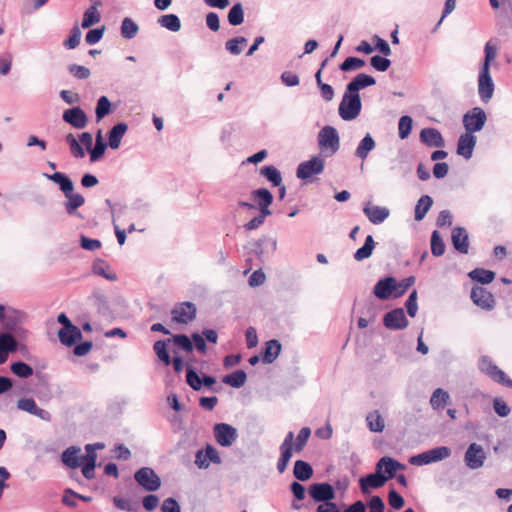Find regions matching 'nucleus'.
<instances>
[{
    "label": "nucleus",
    "instance_id": "nucleus-1",
    "mask_svg": "<svg viewBox=\"0 0 512 512\" xmlns=\"http://www.w3.org/2000/svg\"><path fill=\"white\" fill-rule=\"evenodd\" d=\"M79 450H64L62 461L70 468L82 467V474L87 479L94 477L95 462L97 458L96 450H86L85 456H78Z\"/></svg>",
    "mask_w": 512,
    "mask_h": 512
},
{
    "label": "nucleus",
    "instance_id": "nucleus-2",
    "mask_svg": "<svg viewBox=\"0 0 512 512\" xmlns=\"http://www.w3.org/2000/svg\"><path fill=\"white\" fill-rule=\"evenodd\" d=\"M362 108L361 98L359 93H352L345 90L343 98L338 107V113L342 120L352 121L356 119Z\"/></svg>",
    "mask_w": 512,
    "mask_h": 512
},
{
    "label": "nucleus",
    "instance_id": "nucleus-3",
    "mask_svg": "<svg viewBox=\"0 0 512 512\" xmlns=\"http://www.w3.org/2000/svg\"><path fill=\"white\" fill-rule=\"evenodd\" d=\"M318 146L322 153L332 156L340 148L338 131L333 126H324L318 133Z\"/></svg>",
    "mask_w": 512,
    "mask_h": 512
},
{
    "label": "nucleus",
    "instance_id": "nucleus-4",
    "mask_svg": "<svg viewBox=\"0 0 512 512\" xmlns=\"http://www.w3.org/2000/svg\"><path fill=\"white\" fill-rule=\"evenodd\" d=\"M325 167L324 159L321 156H313L308 161L301 162L298 165L296 176L299 179L306 180L314 175H319Z\"/></svg>",
    "mask_w": 512,
    "mask_h": 512
},
{
    "label": "nucleus",
    "instance_id": "nucleus-5",
    "mask_svg": "<svg viewBox=\"0 0 512 512\" xmlns=\"http://www.w3.org/2000/svg\"><path fill=\"white\" fill-rule=\"evenodd\" d=\"M486 120L485 112L479 107L473 108L463 116L464 127L466 132L470 134L480 131L484 127Z\"/></svg>",
    "mask_w": 512,
    "mask_h": 512
},
{
    "label": "nucleus",
    "instance_id": "nucleus-6",
    "mask_svg": "<svg viewBox=\"0 0 512 512\" xmlns=\"http://www.w3.org/2000/svg\"><path fill=\"white\" fill-rule=\"evenodd\" d=\"M137 483L146 491H156L160 485V477L149 467H143L135 475Z\"/></svg>",
    "mask_w": 512,
    "mask_h": 512
},
{
    "label": "nucleus",
    "instance_id": "nucleus-7",
    "mask_svg": "<svg viewBox=\"0 0 512 512\" xmlns=\"http://www.w3.org/2000/svg\"><path fill=\"white\" fill-rule=\"evenodd\" d=\"M450 455V450H426L418 455L412 456L409 463L415 466L427 465L441 461Z\"/></svg>",
    "mask_w": 512,
    "mask_h": 512
},
{
    "label": "nucleus",
    "instance_id": "nucleus-8",
    "mask_svg": "<svg viewBox=\"0 0 512 512\" xmlns=\"http://www.w3.org/2000/svg\"><path fill=\"white\" fill-rule=\"evenodd\" d=\"M480 369L482 372L490 376L494 381L503 385H512V380L499 369L488 357H482L480 360Z\"/></svg>",
    "mask_w": 512,
    "mask_h": 512
},
{
    "label": "nucleus",
    "instance_id": "nucleus-9",
    "mask_svg": "<svg viewBox=\"0 0 512 512\" xmlns=\"http://www.w3.org/2000/svg\"><path fill=\"white\" fill-rule=\"evenodd\" d=\"M214 436L220 446H231L237 437V430L229 424L218 423L214 426Z\"/></svg>",
    "mask_w": 512,
    "mask_h": 512
},
{
    "label": "nucleus",
    "instance_id": "nucleus-10",
    "mask_svg": "<svg viewBox=\"0 0 512 512\" xmlns=\"http://www.w3.org/2000/svg\"><path fill=\"white\" fill-rule=\"evenodd\" d=\"M383 324L390 330H401L408 326V320L402 308H396L386 313Z\"/></svg>",
    "mask_w": 512,
    "mask_h": 512
},
{
    "label": "nucleus",
    "instance_id": "nucleus-11",
    "mask_svg": "<svg viewBox=\"0 0 512 512\" xmlns=\"http://www.w3.org/2000/svg\"><path fill=\"white\" fill-rule=\"evenodd\" d=\"M494 92V83L490 75V70L480 69L478 77V93L482 101H489Z\"/></svg>",
    "mask_w": 512,
    "mask_h": 512
},
{
    "label": "nucleus",
    "instance_id": "nucleus-12",
    "mask_svg": "<svg viewBox=\"0 0 512 512\" xmlns=\"http://www.w3.org/2000/svg\"><path fill=\"white\" fill-rule=\"evenodd\" d=\"M172 319L178 323L187 324L196 316V307L191 302H183L171 311Z\"/></svg>",
    "mask_w": 512,
    "mask_h": 512
},
{
    "label": "nucleus",
    "instance_id": "nucleus-13",
    "mask_svg": "<svg viewBox=\"0 0 512 512\" xmlns=\"http://www.w3.org/2000/svg\"><path fill=\"white\" fill-rule=\"evenodd\" d=\"M309 495L317 502H328L335 498V491L329 483H315L309 487Z\"/></svg>",
    "mask_w": 512,
    "mask_h": 512
},
{
    "label": "nucleus",
    "instance_id": "nucleus-14",
    "mask_svg": "<svg viewBox=\"0 0 512 512\" xmlns=\"http://www.w3.org/2000/svg\"><path fill=\"white\" fill-rule=\"evenodd\" d=\"M17 408L31 415H34L40 418L41 420L47 422L51 420V414L47 410L38 407L33 398L19 399L17 402Z\"/></svg>",
    "mask_w": 512,
    "mask_h": 512
},
{
    "label": "nucleus",
    "instance_id": "nucleus-15",
    "mask_svg": "<svg viewBox=\"0 0 512 512\" xmlns=\"http://www.w3.org/2000/svg\"><path fill=\"white\" fill-rule=\"evenodd\" d=\"M63 120L76 129H83L88 124L86 113L80 107H73L63 112Z\"/></svg>",
    "mask_w": 512,
    "mask_h": 512
},
{
    "label": "nucleus",
    "instance_id": "nucleus-16",
    "mask_svg": "<svg viewBox=\"0 0 512 512\" xmlns=\"http://www.w3.org/2000/svg\"><path fill=\"white\" fill-rule=\"evenodd\" d=\"M471 299L482 309L490 310L495 305L493 295L483 287L476 286L472 288Z\"/></svg>",
    "mask_w": 512,
    "mask_h": 512
},
{
    "label": "nucleus",
    "instance_id": "nucleus-17",
    "mask_svg": "<svg viewBox=\"0 0 512 512\" xmlns=\"http://www.w3.org/2000/svg\"><path fill=\"white\" fill-rule=\"evenodd\" d=\"M420 141L428 147L443 148L445 146L442 134L435 128H424L420 132Z\"/></svg>",
    "mask_w": 512,
    "mask_h": 512
},
{
    "label": "nucleus",
    "instance_id": "nucleus-18",
    "mask_svg": "<svg viewBox=\"0 0 512 512\" xmlns=\"http://www.w3.org/2000/svg\"><path fill=\"white\" fill-rule=\"evenodd\" d=\"M110 208L112 212L113 226L117 237V241L119 245L122 246L126 241V230L124 228H121L119 220L125 212V207L115 203L111 204Z\"/></svg>",
    "mask_w": 512,
    "mask_h": 512
},
{
    "label": "nucleus",
    "instance_id": "nucleus-19",
    "mask_svg": "<svg viewBox=\"0 0 512 512\" xmlns=\"http://www.w3.org/2000/svg\"><path fill=\"white\" fill-rule=\"evenodd\" d=\"M395 278L392 276L380 279L374 286V295L382 300L388 299L392 294L394 295Z\"/></svg>",
    "mask_w": 512,
    "mask_h": 512
},
{
    "label": "nucleus",
    "instance_id": "nucleus-20",
    "mask_svg": "<svg viewBox=\"0 0 512 512\" xmlns=\"http://www.w3.org/2000/svg\"><path fill=\"white\" fill-rule=\"evenodd\" d=\"M476 145V137L470 133L460 135L457 144V153L465 159H470Z\"/></svg>",
    "mask_w": 512,
    "mask_h": 512
},
{
    "label": "nucleus",
    "instance_id": "nucleus-21",
    "mask_svg": "<svg viewBox=\"0 0 512 512\" xmlns=\"http://www.w3.org/2000/svg\"><path fill=\"white\" fill-rule=\"evenodd\" d=\"M252 197L258 201V206L262 214L264 216L271 215V210L269 209V206L273 202V195L272 193L266 189V188H260L257 190H254L252 192Z\"/></svg>",
    "mask_w": 512,
    "mask_h": 512
},
{
    "label": "nucleus",
    "instance_id": "nucleus-22",
    "mask_svg": "<svg viewBox=\"0 0 512 512\" xmlns=\"http://www.w3.org/2000/svg\"><path fill=\"white\" fill-rule=\"evenodd\" d=\"M363 211L369 221L376 225L384 222L390 214L389 209L386 207L375 206L371 205L370 203L365 205Z\"/></svg>",
    "mask_w": 512,
    "mask_h": 512
},
{
    "label": "nucleus",
    "instance_id": "nucleus-23",
    "mask_svg": "<svg viewBox=\"0 0 512 512\" xmlns=\"http://www.w3.org/2000/svg\"><path fill=\"white\" fill-rule=\"evenodd\" d=\"M388 477L382 475L378 470L376 473L369 474L365 477L360 478V488L363 493H367L370 488L382 487Z\"/></svg>",
    "mask_w": 512,
    "mask_h": 512
},
{
    "label": "nucleus",
    "instance_id": "nucleus-24",
    "mask_svg": "<svg viewBox=\"0 0 512 512\" xmlns=\"http://www.w3.org/2000/svg\"><path fill=\"white\" fill-rule=\"evenodd\" d=\"M58 338L63 345L71 347L77 340L82 338L80 329L72 325L70 327L62 328L58 331Z\"/></svg>",
    "mask_w": 512,
    "mask_h": 512
},
{
    "label": "nucleus",
    "instance_id": "nucleus-25",
    "mask_svg": "<svg viewBox=\"0 0 512 512\" xmlns=\"http://www.w3.org/2000/svg\"><path fill=\"white\" fill-rule=\"evenodd\" d=\"M452 244L454 248L463 254L468 253L469 242L468 233L462 227H456L452 231Z\"/></svg>",
    "mask_w": 512,
    "mask_h": 512
},
{
    "label": "nucleus",
    "instance_id": "nucleus-26",
    "mask_svg": "<svg viewBox=\"0 0 512 512\" xmlns=\"http://www.w3.org/2000/svg\"><path fill=\"white\" fill-rule=\"evenodd\" d=\"M376 83L375 79L367 74H358L351 82L346 86V90L352 93H359V90L364 89L368 86H372Z\"/></svg>",
    "mask_w": 512,
    "mask_h": 512
},
{
    "label": "nucleus",
    "instance_id": "nucleus-27",
    "mask_svg": "<svg viewBox=\"0 0 512 512\" xmlns=\"http://www.w3.org/2000/svg\"><path fill=\"white\" fill-rule=\"evenodd\" d=\"M67 201L64 203L65 210L70 216H77V209L84 205L85 199L79 193L70 192L64 195Z\"/></svg>",
    "mask_w": 512,
    "mask_h": 512
},
{
    "label": "nucleus",
    "instance_id": "nucleus-28",
    "mask_svg": "<svg viewBox=\"0 0 512 512\" xmlns=\"http://www.w3.org/2000/svg\"><path fill=\"white\" fill-rule=\"evenodd\" d=\"M44 176L58 185L59 189L63 194H67L74 191V184L71 179L61 172H55L54 174H44Z\"/></svg>",
    "mask_w": 512,
    "mask_h": 512
},
{
    "label": "nucleus",
    "instance_id": "nucleus-29",
    "mask_svg": "<svg viewBox=\"0 0 512 512\" xmlns=\"http://www.w3.org/2000/svg\"><path fill=\"white\" fill-rule=\"evenodd\" d=\"M375 147V140L369 133H367L359 142L355 150V156L364 161L368 157L369 153L375 149Z\"/></svg>",
    "mask_w": 512,
    "mask_h": 512
},
{
    "label": "nucleus",
    "instance_id": "nucleus-30",
    "mask_svg": "<svg viewBox=\"0 0 512 512\" xmlns=\"http://www.w3.org/2000/svg\"><path fill=\"white\" fill-rule=\"evenodd\" d=\"M209 462H220L217 450H198L195 460L197 466L199 468H207L209 466Z\"/></svg>",
    "mask_w": 512,
    "mask_h": 512
},
{
    "label": "nucleus",
    "instance_id": "nucleus-31",
    "mask_svg": "<svg viewBox=\"0 0 512 512\" xmlns=\"http://www.w3.org/2000/svg\"><path fill=\"white\" fill-rule=\"evenodd\" d=\"M281 352V344L278 340L272 339L266 342L262 361L266 364L273 363Z\"/></svg>",
    "mask_w": 512,
    "mask_h": 512
},
{
    "label": "nucleus",
    "instance_id": "nucleus-32",
    "mask_svg": "<svg viewBox=\"0 0 512 512\" xmlns=\"http://www.w3.org/2000/svg\"><path fill=\"white\" fill-rule=\"evenodd\" d=\"M127 129L128 126L125 123H119L110 130L108 145L111 149L119 148Z\"/></svg>",
    "mask_w": 512,
    "mask_h": 512
},
{
    "label": "nucleus",
    "instance_id": "nucleus-33",
    "mask_svg": "<svg viewBox=\"0 0 512 512\" xmlns=\"http://www.w3.org/2000/svg\"><path fill=\"white\" fill-rule=\"evenodd\" d=\"M485 459L484 450H466L465 462L471 469H477L483 465Z\"/></svg>",
    "mask_w": 512,
    "mask_h": 512
},
{
    "label": "nucleus",
    "instance_id": "nucleus-34",
    "mask_svg": "<svg viewBox=\"0 0 512 512\" xmlns=\"http://www.w3.org/2000/svg\"><path fill=\"white\" fill-rule=\"evenodd\" d=\"M168 339L167 340H158L153 345V350L158 358L159 361H161L165 366H169L171 364V357L168 353L167 345H168Z\"/></svg>",
    "mask_w": 512,
    "mask_h": 512
},
{
    "label": "nucleus",
    "instance_id": "nucleus-35",
    "mask_svg": "<svg viewBox=\"0 0 512 512\" xmlns=\"http://www.w3.org/2000/svg\"><path fill=\"white\" fill-rule=\"evenodd\" d=\"M367 426L372 432H382L385 427L384 418L378 410L370 412L366 416Z\"/></svg>",
    "mask_w": 512,
    "mask_h": 512
},
{
    "label": "nucleus",
    "instance_id": "nucleus-36",
    "mask_svg": "<svg viewBox=\"0 0 512 512\" xmlns=\"http://www.w3.org/2000/svg\"><path fill=\"white\" fill-rule=\"evenodd\" d=\"M400 467L401 465L397 461L387 457L381 458L377 463V470L380 473L384 472L388 474V478L393 477Z\"/></svg>",
    "mask_w": 512,
    "mask_h": 512
},
{
    "label": "nucleus",
    "instance_id": "nucleus-37",
    "mask_svg": "<svg viewBox=\"0 0 512 512\" xmlns=\"http://www.w3.org/2000/svg\"><path fill=\"white\" fill-rule=\"evenodd\" d=\"M247 380V375L243 370H236L231 374L225 375L222 382L234 388L242 387Z\"/></svg>",
    "mask_w": 512,
    "mask_h": 512
},
{
    "label": "nucleus",
    "instance_id": "nucleus-38",
    "mask_svg": "<svg viewBox=\"0 0 512 512\" xmlns=\"http://www.w3.org/2000/svg\"><path fill=\"white\" fill-rule=\"evenodd\" d=\"M468 276L479 283L489 284L495 278V273L491 270H486L483 268H476L469 272Z\"/></svg>",
    "mask_w": 512,
    "mask_h": 512
},
{
    "label": "nucleus",
    "instance_id": "nucleus-39",
    "mask_svg": "<svg viewBox=\"0 0 512 512\" xmlns=\"http://www.w3.org/2000/svg\"><path fill=\"white\" fill-rule=\"evenodd\" d=\"M313 475L312 467L302 460L296 461L294 465V476L300 481H306Z\"/></svg>",
    "mask_w": 512,
    "mask_h": 512
},
{
    "label": "nucleus",
    "instance_id": "nucleus-40",
    "mask_svg": "<svg viewBox=\"0 0 512 512\" xmlns=\"http://www.w3.org/2000/svg\"><path fill=\"white\" fill-rule=\"evenodd\" d=\"M432 203H433V200L430 196L424 195V196L420 197V199L418 200L416 207H415V220L416 221H420L425 217V215L431 208Z\"/></svg>",
    "mask_w": 512,
    "mask_h": 512
},
{
    "label": "nucleus",
    "instance_id": "nucleus-41",
    "mask_svg": "<svg viewBox=\"0 0 512 512\" xmlns=\"http://www.w3.org/2000/svg\"><path fill=\"white\" fill-rule=\"evenodd\" d=\"M106 148L107 144L104 141L102 130L99 129L96 133L95 146L91 150V161L95 162L99 160L104 155Z\"/></svg>",
    "mask_w": 512,
    "mask_h": 512
},
{
    "label": "nucleus",
    "instance_id": "nucleus-42",
    "mask_svg": "<svg viewBox=\"0 0 512 512\" xmlns=\"http://www.w3.org/2000/svg\"><path fill=\"white\" fill-rule=\"evenodd\" d=\"M158 23L162 27H164L172 32H178L181 29L180 19L175 14H166V15L161 16L158 19Z\"/></svg>",
    "mask_w": 512,
    "mask_h": 512
},
{
    "label": "nucleus",
    "instance_id": "nucleus-43",
    "mask_svg": "<svg viewBox=\"0 0 512 512\" xmlns=\"http://www.w3.org/2000/svg\"><path fill=\"white\" fill-rule=\"evenodd\" d=\"M374 247H375L374 239H373L372 235H368L365 239L364 245L355 252V254H354L355 260L362 261L364 259L369 258L372 255Z\"/></svg>",
    "mask_w": 512,
    "mask_h": 512
},
{
    "label": "nucleus",
    "instance_id": "nucleus-44",
    "mask_svg": "<svg viewBox=\"0 0 512 512\" xmlns=\"http://www.w3.org/2000/svg\"><path fill=\"white\" fill-rule=\"evenodd\" d=\"M260 174L270 181L273 186L280 187L282 184V177L280 171L274 166H264L260 170Z\"/></svg>",
    "mask_w": 512,
    "mask_h": 512
},
{
    "label": "nucleus",
    "instance_id": "nucleus-45",
    "mask_svg": "<svg viewBox=\"0 0 512 512\" xmlns=\"http://www.w3.org/2000/svg\"><path fill=\"white\" fill-rule=\"evenodd\" d=\"M168 342L173 343L176 347L188 353L192 352L194 348L192 340L184 334L174 335L168 339Z\"/></svg>",
    "mask_w": 512,
    "mask_h": 512
},
{
    "label": "nucleus",
    "instance_id": "nucleus-46",
    "mask_svg": "<svg viewBox=\"0 0 512 512\" xmlns=\"http://www.w3.org/2000/svg\"><path fill=\"white\" fill-rule=\"evenodd\" d=\"M449 399L450 396L448 392L441 388H437L430 398V404L434 409H440L448 403Z\"/></svg>",
    "mask_w": 512,
    "mask_h": 512
},
{
    "label": "nucleus",
    "instance_id": "nucleus-47",
    "mask_svg": "<svg viewBox=\"0 0 512 512\" xmlns=\"http://www.w3.org/2000/svg\"><path fill=\"white\" fill-rule=\"evenodd\" d=\"M111 112V102L106 96H101L95 108L96 121L100 122Z\"/></svg>",
    "mask_w": 512,
    "mask_h": 512
},
{
    "label": "nucleus",
    "instance_id": "nucleus-48",
    "mask_svg": "<svg viewBox=\"0 0 512 512\" xmlns=\"http://www.w3.org/2000/svg\"><path fill=\"white\" fill-rule=\"evenodd\" d=\"M228 22L233 26H238L244 21V10L241 3H237L231 7L228 12Z\"/></svg>",
    "mask_w": 512,
    "mask_h": 512
},
{
    "label": "nucleus",
    "instance_id": "nucleus-49",
    "mask_svg": "<svg viewBox=\"0 0 512 512\" xmlns=\"http://www.w3.org/2000/svg\"><path fill=\"white\" fill-rule=\"evenodd\" d=\"M100 21V13L96 6L89 7L83 15L82 28L86 29Z\"/></svg>",
    "mask_w": 512,
    "mask_h": 512
},
{
    "label": "nucleus",
    "instance_id": "nucleus-50",
    "mask_svg": "<svg viewBox=\"0 0 512 512\" xmlns=\"http://www.w3.org/2000/svg\"><path fill=\"white\" fill-rule=\"evenodd\" d=\"M17 349V341L9 333L0 334V350L8 356V353Z\"/></svg>",
    "mask_w": 512,
    "mask_h": 512
},
{
    "label": "nucleus",
    "instance_id": "nucleus-51",
    "mask_svg": "<svg viewBox=\"0 0 512 512\" xmlns=\"http://www.w3.org/2000/svg\"><path fill=\"white\" fill-rule=\"evenodd\" d=\"M484 61L480 69H488L490 70L491 63L496 59L497 57V47L495 44H493L491 41H488L485 44L484 47Z\"/></svg>",
    "mask_w": 512,
    "mask_h": 512
},
{
    "label": "nucleus",
    "instance_id": "nucleus-52",
    "mask_svg": "<svg viewBox=\"0 0 512 512\" xmlns=\"http://www.w3.org/2000/svg\"><path fill=\"white\" fill-rule=\"evenodd\" d=\"M431 252L434 256H442L445 252V244L438 231H434L431 236Z\"/></svg>",
    "mask_w": 512,
    "mask_h": 512
},
{
    "label": "nucleus",
    "instance_id": "nucleus-53",
    "mask_svg": "<svg viewBox=\"0 0 512 512\" xmlns=\"http://www.w3.org/2000/svg\"><path fill=\"white\" fill-rule=\"evenodd\" d=\"M412 118L410 116H402L398 123V133L401 139H406L412 130Z\"/></svg>",
    "mask_w": 512,
    "mask_h": 512
},
{
    "label": "nucleus",
    "instance_id": "nucleus-54",
    "mask_svg": "<svg viewBox=\"0 0 512 512\" xmlns=\"http://www.w3.org/2000/svg\"><path fill=\"white\" fill-rule=\"evenodd\" d=\"M247 43L246 38L244 37H235L228 40L225 44L226 49L233 55H239L242 52L241 45H245Z\"/></svg>",
    "mask_w": 512,
    "mask_h": 512
},
{
    "label": "nucleus",
    "instance_id": "nucleus-55",
    "mask_svg": "<svg viewBox=\"0 0 512 512\" xmlns=\"http://www.w3.org/2000/svg\"><path fill=\"white\" fill-rule=\"evenodd\" d=\"M11 371L21 378H27L33 374L31 366L24 362H15L11 365Z\"/></svg>",
    "mask_w": 512,
    "mask_h": 512
},
{
    "label": "nucleus",
    "instance_id": "nucleus-56",
    "mask_svg": "<svg viewBox=\"0 0 512 512\" xmlns=\"http://www.w3.org/2000/svg\"><path fill=\"white\" fill-rule=\"evenodd\" d=\"M186 382L193 390L199 391L202 388V378L192 367L187 368Z\"/></svg>",
    "mask_w": 512,
    "mask_h": 512
},
{
    "label": "nucleus",
    "instance_id": "nucleus-57",
    "mask_svg": "<svg viewBox=\"0 0 512 512\" xmlns=\"http://www.w3.org/2000/svg\"><path fill=\"white\" fill-rule=\"evenodd\" d=\"M365 65V61L356 57H348L340 65L342 71H352L362 68Z\"/></svg>",
    "mask_w": 512,
    "mask_h": 512
},
{
    "label": "nucleus",
    "instance_id": "nucleus-58",
    "mask_svg": "<svg viewBox=\"0 0 512 512\" xmlns=\"http://www.w3.org/2000/svg\"><path fill=\"white\" fill-rule=\"evenodd\" d=\"M415 282V278L413 276L407 277L400 281L399 283L395 280V289H394V297L402 296Z\"/></svg>",
    "mask_w": 512,
    "mask_h": 512
},
{
    "label": "nucleus",
    "instance_id": "nucleus-59",
    "mask_svg": "<svg viewBox=\"0 0 512 512\" xmlns=\"http://www.w3.org/2000/svg\"><path fill=\"white\" fill-rule=\"evenodd\" d=\"M66 141L69 144L71 153L74 157L83 158L85 156L83 148L81 147L78 140L74 137L73 134H68L66 136Z\"/></svg>",
    "mask_w": 512,
    "mask_h": 512
},
{
    "label": "nucleus",
    "instance_id": "nucleus-60",
    "mask_svg": "<svg viewBox=\"0 0 512 512\" xmlns=\"http://www.w3.org/2000/svg\"><path fill=\"white\" fill-rule=\"evenodd\" d=\"M371 66L380 72H385L389 69L391 61L386 57L375 55L370 59Z\"/></svg>",
    "mask_w": 512,
    "mask_h": 512
},
{
    "label": "nucleus",
    "instance_id": "nucleus-61",
    "mask_svg": "<svg viewBox=\"0 0 512 512\" xmlns=\"http://www.w3.org/2000/svg\"><path fill=\"white\" fill-rule=\"evenodd\" d=\"M81 35L82 34H81L80 29L77 26H75L72 29L71 36L64 42V46L67 49L76 48L80 43Z\"/></svg>",
    "mask_w": 512,
    "mask_h": 512
},
{
    "label": "nucleus",
    "instance_id": "nucleus-62",
    "mask_svg": "<svg viewBox=\"0 0 512 512\" xmlns=\"http://www.w3.org/2000/svg\"><path fill=\"white\" fill-rule=\"evenodd\" d=\"M493 408H494L496 414L500 417H506L511 412V409L507 405V403L500 398L494 399Z\"/></svg>",
    "mask_w": 512,
    "mask_h": 512
},
{
    "label": "nucleus",
    "instance_id": "nucleus-63",
    "mask_svg": "<svg viewBox=\"0 0 512 512\" xmlns=\"http://www.w3.org/2000/svg\"><path fill=\"white\" fill-rule=\"evenodd\" d=\"M80 245L83 249L88 251H95L101 248V242L97 239H90L84 235L80 238Z\"/></svg>",
    "mask_w": 512,
    "mask_h": 512
},
{
    "label": "nucleus",
    "instance_id": "nucleus-64",
    "mask_svg": "<svg viewBox=\"0 0 512 512\" xmlns=\"http://www.w3.org/2000/svg\"><path fill=\"white\" fill-rule=\"evenodd\" d=\"M388 501L389 505L394 509H401L405 504L403 497L395 490L389 492Z\"/></svg>",
    "mask_w": 512,
    "mask_h": 512
}]
</instances>
